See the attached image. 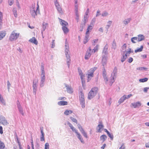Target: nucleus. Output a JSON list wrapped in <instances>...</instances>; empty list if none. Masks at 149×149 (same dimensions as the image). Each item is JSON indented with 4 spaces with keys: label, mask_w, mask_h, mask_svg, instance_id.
<instances>
[{
    "label": "nucleus",
    "mask_w": 149,
    "mask_h": 149,
    "mask_svg": "<svg viewBox=\"0 0 149 149\" xmlns=\"http://www.w3.org/2000/svg\"><path fill=\"white\" fill-rule=\"evenodd\" d=\"M98 92V88L97 87H94L92 88L88 94V98L91 100L97 94Z\"/></svg>",
    "instance_id": "nucleus-1"
},
{
    "label": "nucleus",
    "mask_w": 149,
    "mask_h": 149,
    "mask_svg": "<svg viewBox=\"0 0 149 149\" xmlns=\"http://www.w3.org/2000/svg\"><path fill=\"white\" fill-rule=\"evenodd\" d=\"M117 69L116 67H115L113 72L111 74V76L109 80L110 85L111 86L113 83L115 81L117 74Z\"/></svg>",
    "instance_id": "nucleus-2"
},
{
    "label": "nucleus",
    "mask_w": 149,
    "mask_h": 149,
    "mask_svg": "<svg viewBox=\"0 0 149 149\" xmlns=\"http://www.w3.org/2000/svg\"><path fill=\"white\" fill-rule=\"evenodd\" d=\"M79 100L80 102V104L82 108H84L85 106V100L83 92L82 89H79Z\"/></svg>",
    "instance_id": "nucleus-3"
},
{
    "label": "nucleus",
    "mask_w": 149,
    "mask_h": 149,
    "mask_svg": "<svg viewBox=\"0 0 149 149\" xmlns=\"http://www.w3.org/2000/svg\"><path fill=\"white\" fill-rule=\"evenodd\" d=\"M60 23L62 25V29L65 34L67 33L69 31L68 29L66 27L68 25V23L65 21L60 19Z\"/></svg>",
    "instance_id": "nucleus-4"
},
{
    "label": "nucleus",
    "mask_w": 149,
    "mask_h": 149,
    "mask_svg": "<svg viewBox=\"0 0 149 149\" xmlns=\"http://www.w3.org/2000/svg\"><path fill=\"white\" fill-rule=\"evenodd\" d=\"M15 31H13L11 33L9 38V40L10 41L16 40L19 37V33H16Z\"/></svg>",
    "instance_id": "nucleus-5"
},
{
    "label": "nucleus",
    "mask_w": 149,
    "mask_h": 149,
    "mask_svg": "<svg viewBox=\"0 0 149 149\" xmlns=\"http://www.w3.org/2000/svg\"><path fill=\"white\" fill-rule=\"evenodd\" d=\"M38 83V79H34L33 82V93L36 95L37 89V83Z\"/></svg>",
    "instance_id": "nucleus-6"
},
{
    "label": "nucleus",
    "mask_w": 149,
    "mask_h": 149,
    "mask_svg": "<svg viewBox=\"0 0 149 149\" xmlns=\"http://www.w3.org/2000/svg\"><path fill=\"white\" fill-rule=\"evenodd\" d=\"M0 123L4 126H6L9 124L7 120L5 117L2 116H0Z\"/></svg>",
    "instance_id": "nucleus-7"
},
{
    "label": "nucleus",
    "mask_w": 149,
    "mask_h": 149,
    "mask_svg": "<svg viewBox=\"0 0 149 149\" xmlns=\"http://www.w3.org/2000/svg\"><path fill=\"white\" fill-rule=\"evenodd\" d=\"M97 68V67H94L93 68L91 69L88 71L89 74H88V79H90V78L93 77V74Z\"/></svg>",
    "instance_id": "nucleus-8"
},
{
    "label": "nucleus",
    "mask_w": 149,
    "mask_h": 149,
    "mask_svg": "<svg viewBox=\"0 0 149 149\" xmlns=\"http://www.w3.org/2000/svg\"><path fill=\"white\" fill-rule=\"evenodd\" d=\"M34 5L32 6V8H30V13L31 15L33 17H35V16L37 15L36 13L37 11H36L34 9ZM39 8V6L38 4H37V10Z\"/></svg>",
    "instance_id": "nucleus-9"
},
{
    "label": "nucleus",
    "mask_w": 149,
    "mask_h": 149,
    "mask_svg": "<svg viewBox=\"0 0 149 149\" xmlns=\"http://www.w3.org/2000/svg\"><path fill=\"white\" fill-rule=\"evenodd\" d=\"M107 56H102V65L103 67H104V66L107 65Z\"/></svg>",
    "instance_id": "nucleus-10"
},
{
    "label": "nucleus",
    "mask_w": 149,
    "mask_h": 149,
    "mask_svg": "<svg viewBox=\"0 0 149 149\" xmlns=\"http://www.w3.org/2000/svg\"><path fill=\"white\" fill-rule=\"evenodd\" d=\"M17 104L18 109L20 113L22 116H24L22 108L21 107L20 104L18 100L17 101Z\"/></svg>",
    "instance_id": "nucleus-11"
},
{
    "label": "nucleus",
    "mask_w": 149,
    "mask_h": 149,
    "mask_svg": "<svg viewBox=\"0 0 149 149\" xmlns=\"http://www.w3.org/2000/svg\"><path fill=\"white\" fill-rule=\"evenodd\" d=\"M87 21L85 19H83L82 20L79 28V31L80 32H81L82 31L84 27L85 24Z\"/></svg>",
    "instance_id": "nucleus-12"
},
{
    "label": "nucleus",
    "mask_w": 149,
    "mask_h": 149,
    "mask_svg": "<svg viewBox=\"0 0 149 149\" xmlns=\"http://www.w3.org/2000/svg\"><path fill=\"white\" fill-rule=\"evenodd\" d=\"M108 49V45L107 44L104 47L102 52V56H107L108 53L107 50Z\"/></svg>",
    "instance_id": "nucleus-13"
},
{
    "label": "nucleus",
    "mask_w": 149,
    "mask_h": 149,
    "mask_svg": "<svg viewBox=\"0 0 149 149\" xmlns=\"http://www.w3.org/2000/svg\"><path fill=\"white\" fill-rule=\"evenodd\" d=\"M91 49L90 47H89L88 49L87 50L86 53L85 57V58L86 60H87L89 58L91 55Z\"/></svg>",
    "instance_id": "nucleus-14"
},
{
    "label": "nucleus",
    "mask_w": 149,
    "mask_h": 149,
    "mask_svg": "<svg viewBox=\"0 0 149 149\" xmlns=\"http://www.w3.org/2000/svg\"><path fill=\"white\" fill-rule=\"evenodd\" d=\"M64 85L66 88L67 91L69 93H71L73 92L72 89L71 88L70 86L66 84H64Z\"/></svg>",
    "instance_id": "nucleus-15"
},
{
    "label": "nucleus",
    "mask_w": 149,
    "mask_h": 149,
    "mask_svg": "<svg viewBox=\"0 0 149 149\" xmlns=\"http://www.w3.org/2000/svg\"><path fill=\"white\" fill-rule=\"evenodd\" d=\"M70 54L65 55L66 58L67 64L68 65V68H70L71 61L70 57Z\"/></svg>",
    "instance_id": "nucleus-16"
},
{
    "label": "nucleus",
    "mask_w": 149,
    "mask_h": 149,
    "mask_svg": "<svg viewBox=\"0 0 149 149\" xmlns=\"http://www.w3.org/2000/svg\"><path fill=\"white\" fill-rule=\"evenodd\" d=\"M40 132L41 133V135L40 137V140L41 141H45V138L44 137V133L43 132V128L42 127H40Z\"/></svg>",
    "instance_id": "nucleus-17"
},
{
    "label": "nucleus",
    "mask_w": 149,
    "mask_h": 149,
    "mask_svg": "<svg viewBox=\"0 0 149 149\" xmlns=\"http://www.w3.org/2000/svg\"><path fill=\"white\" fill-rule=\"evenodd\" d=\"M131 105H132L134 108H136L140 107L141 105V104L140 102H137L134 103H132Z\"/></svg>",
    "instance_id": "nucleus-18"
},
{
    "label": "nucleus",
    "mask_w": 149,
    "mask_h": 149,
    "mask_svg": "<svg viewBox=\"0 0 149 149\" xmlns=\"http://www.w3.org/2000/svg\"><path fill=\"white\" fill-rule=\"evenodd\" d=\"M138 41L140 42L143 40L144 39L145 37L142 34H139L137 36Z\"/></svg>",
    "instance_id": "nucleus-19"
},
{
    "label": "nucleus",
    "mask_w": 149,
    "mask_h": 149,
    "mask_svg": "<svg viewBox=\"0 0 149 149\" xmlns=\"http://www.w3.org/2000/svg\"><path fill=\"white\" fill-rule=\"evenodd\" d=\"M131 18H128L125 19L123 21V22L125 25H127L128 24L130 23L131 20Z\"/></svg>",
    "instance_id": "nucleus-20"
},
{
    "label": "nucleus",
    "mask_w": 149,
    "mask_h": 149,
    "mask_svg": "<svg viewBox=\"0 0 149 149\" xmlns=\"http://www.w3.org/2000/svg\"><path fill=\"white\" fill-rule=\"evenodd\" d=\"M48 24L47 23L44 22L42 24V29L41 30V33L42 34L43 32L45 30L46 27L48 26Z\"/></svg>",
    "instance_id": "nucleus-21"
},
{
    "label": "nucleus",
    "mask_w": 149,
    "mask_h": 149,
    "mask_svg": "<svg viewBox=\"0 0 149 149\" xmlns=\"http://www.w3.org/2000/svg\"><path fill=\"white\" fill-rule=\"evenodd\" d=\"M58 104L59 106L66 105L68 104V102L66 101H60L58 102Z\"/></svg>",
    "instance_id": "nucleus-22"
},
{
    "label": "nucleus",
    "mask_w": 149,
    "mask_h": 149,
    "mask_svg": "<svg viewBox=\"0 0 149 149\" xmlns=\"http://www.w3.org/2000/svg\"><path fill=\"white\" fill-rule=\"evenodd\" d=\"M6 32L5 31H0V40L6 36Z\"/></svg>",
    "instance_id": "nucleus-23"
},
{
    "label": "nucleus",
    "mask_w": 149,
    "mask_h": 149,
    "mask_svg": "<svg viewBox=\"0 0 149 149\" xmlns=\"http://www.w3.org/2000/svg\"><path fill=\"white\" fill-rule=\"evenodd\" d=\"M29 41L32 43H33L36 45H37L38 42L36 39L35 37H33L32 38L29 40Z\"/></svg>",
    "instance_id": "nucleus-24"
},
{
    "label": "nucleus",
    "mask_w": 149,
    "mask_h": 149,
    "mask_svg": "<svg viewBox=\"0 0 149 149\" xmlns=\"http://www.w3.org/2000/svg\"><path fill=\"white\" fill-rule=\"evenodd\" d=\"M133 52V50H132L130 48L129 49V50L128 51H125V55H126V56H129L130 54L132 53Z\"/></svg>",
    "instance_id": "nucleus-25"
},
{
    "label": "nucleus",
    "mask_w": 149,
    "mask_h": 149,
    "mask_svg": "<svg viewBox=\"0 0 149 149\" xmlns=\"http://www.w3.org/2000/svg\"><path fill=\"white\" fill-rule=\"evenodd\" d=\"M104 127V126L102 125L99 124L98 125L97 127V131L98 132H101L100 130Z\"/></svg>",
    "instance_id": "nucleus-26"
},
{
    "label": "nucleus",
    "mask_w": 149,
    "mask_h": 149,
    "mask_svg": "<svg viewBox=\"0 0 149 149\" xmlns=\"http://www.w3.org/2000/svg\"><path fill=\"white\" fill-rule=\"evenodd\" d=\"M99 47V45H97L94 48V49L93 50H91V53H95V52H97L98 50V47Z\"/></svg>",
    "instance_id": "nucleus-27"
},
{
    "label": "nucleus",
    "mask_w": 149,
    "mask_h": 149,
    "mask_svg": "<svg viewBox=\"0 0 149 149\" xmlns=\"http://www.w3.org/2000/svg\"><path fill=\"white\" fill-rule=\"evenodd\" d=\"M125 100L126 99L125 98V96H124V95L119 99V100L118 101V103H119V104H120L123 103Z\"/></svg>",
    "instance_id": "nucleus-28"
},
{
    "label": "nucleus",
    "mask_w": 149,
    "mask_h": 149,
    "mask_svg": "<svg viewBox=\"0 0 149 149\" xmlns=\"http://www.w3.org/2000/svg\"><path fill=\"white\" fill-rule=\"evenodd\" d=\"M116 47L117 46L116 43L115 41V40H114L112 44V48L115 50L116 49Z\"/></svg>",
    "instance_id": "nucleus-29"
},
{
    "label": "nucleus",
    "mask_w": 149,
    "mask_h": 149,
    "mask_svg": "<svg viewBox=\"0 0 149 149\" xmlns=\"http://www.w3.org/2000/svg\"><path fill=\"white\" fill-rule=\"evenodd\" d=\"M89 12V9H87L85 15H84V20H86L87 21V18H88V13Z\"/></svg>",
    "instance_id": "nucleus-30"
},
{
    "label": "nucleus",
    "mask_w": 149,
    "mask_h": 149,
    "mask_svg": "<svg viewBox=\"0 0 149 149\" xmlns=\"http://www.w3.org/2000/svg\"><path fill=\"white\" fill-rule=\"evenodd\" d=\"M127 57V56L125 55V54H123L121 58V61L122 62H124L126 59Z\"/></svg>",
    "instance_id": "nucleus-31"
},
{
    "label": "nucleus",
    "mask_w": 149,
    "mask_h": 149,
    "mask_svg": "<svg viewBox=\"0 0 149 149\" xmlns=\"http://www.w3.org/2000/svg\"><path fill=\"white\" fill-rule=\"evenodd\" d=\"M137 37H132L131 39V42L133 43H136V41H138Z\"/></svg>",
    "instance_id": "nucleus-32"
},
{
    "label": "nucleus",
    "mask_w": 149,
    "mask_h": 149,
    "mask_svg": "<svg viewBox=\"0 0 149 149\" xmlns=\"http://www.w3.org/2000/svg\"><path fill=\"white\" fill-rule=\"evenodd\" d=\"M78 72L79 73V74L80 76V78L82 80H83V78L84 77V75H83V73L82 71L81 70H78Z\"/></svg>",
    "instance_id": "nucleus-33"
},
{
    "label": "nucleus",
    "mask_w": 149,
    "mask_h": 149,
    "mask_svg": "<svg viewBox=\"0 0 149 149\" xmlns=\"http://www.w3.org/2000/svg\"><path fill=\"white\" fill-rule=\"evenodd\" d=\"M107 136L105 135H102L100 137V140L102 141L103 142L104 141L107 139Z\"/></svg>",
    "instance_id": "nucleus-34"
},
{
    "label": "nucleus",
    "mask_w": 149,
    "mask_h": 149,
    "mask_svg": "<svg viewBox=\"0 0 149 149\" xmlns=\"http://www.w3.org/2000/svg\"><path fill=\"white\" fill-rule=\"evenodd\" d=\"M72 113V111L70 110H66L64 112V114L66 115H68Z\"/></svg>",
    "instance_id": "nucleus-35"
},
{
    "label": "nucleus",
    "mask_w": 149,
    "mask_h": 149,
    "mask_svg": "<svg viewBox=\"0 0 149 149\" xmlns=\"http://www.w3.org/2000/svg\"><path fill=\"white\" fill-rule=\"evenodd\" d=\"M143 48V45L141 46V47L139 48H138L137 49L135 50L134 52L135 53H137L138 52H141Z\"/></svg>",
    "instance_id": "nucleus-36"
},
{
    "label": "nucleus",
    "mask_w": 149,
    "mask_h": 149,
    "mask_svg": "<svg viewBox=\"0 0 149 149\" xmlns=\"http://www.w3.org/2000/svg\"><path fill=\"white\" fill-rule=\"evenodd\" d=\"M112 23V21H108L107 22L108 24L106 26V29H108L111 25Z\"/></svg>",
    "instance_id": "nucleus-37"
},
{
    "label": "nucleus",
    "mask_w": 149,
    "mask_h": 149,
    "mask_svg": "<svg viewBox=\"0 0 149 149\" xmlns=\"http://www.w3.org/2000/svg\"><path fill=\"white\" fill-rule=\"evenodd\" d=\"M13 15L14 16L16 17H17V11L16 10V8H13Z\"/></svg>",
    "instance_id": "nucleus-38"
},
{
    "label": "nucleus",
    "mask_w": 149,
    "mask_h": 149,
    "mask_svg": "<svg viewBox=\"0 0 149 149\" xmlns=\"http://www.w3.org/2000/svg\"><path fill=\"white\" fill-rule=\"evenodd\" d=\"M89 25L88 26V28L87 29V31H88V32L89 33L90 31H91L92 29L93 28V25Z\"/></svg>",
    "instance_id": "nucleus-39"
},
{
    "label": "nucleus",
    "mask_w": 149,
    "mask_h": 149,
    "mask_svg": "<svg viewBox=\"0 0 149 149\" xmlns=\"http://www.w3.org/2000/svg\"><path fill=\"white\" fill-rule=\"evenodd\" d=\"M148 80V78H145L143 79H141L139 80V81L141 82H144L147 81Z\"/></svg>",
    "instance_id": "nucleus-40"
},
{
    "label": "nucleus",
    "mask_w": 149,
    "mask_h": 149,
    "mask_svg": "<svg viewBox=\"0 0 149 149\" xmlns=\"http://www.w3.org/2000/svg\"><path fill=\"white\" fill-rule=\"evenodd\" d=\"M0 101L3 105H6L5 102L1 96L0 97Z\"/></svg>",
    "instance_id": "nucleus-41"
},
{
    "label": "nucleus",
    "mask_w": 149,
    "mask_h": 149,
    "mask_svg": "<svg viewBox=\"0 0 149 149\" xmlns=\"http://www.w3.org/2000/svg\"><path fill=\"white\" fill-rule=\"evenodd\" d=\"M67 124L70 127V129L72 130H73L75 128L73 126V125H72V124L71 123H70L69 122H68V121L67 122Z\"/></svg>",
    "instance_id": "nucleus-42"
},
{
    "label": "nucleus",
    "mask_w": 149,
    "mask_h": 149,
    "mask_svg": "<svg viewBox=\"0 0 149 149\" xmlns=\"http://www.w3.org/2000/svg\"><path fill=\"white\" fill-rule=\"evenodd\" d=\"M127 45L126 44H124L122 47V49L123 50H124L123 52H124V54L125 53V51L126 50V48Z\"/></svg>",
    "instance_id": "nucleus-43"
},
{
    "label": "nucleus",
    "mask_w": 149,
    "mask_h": 149,
    "mask_svg": "<svg viewBox=\"0 0 149 149\" xmlns=\"http://www.w3.org/2000/svg\"><path fill=\"white\" fill-rule=\"evenodd\" d=\"M102 70H103V72H102L103 77L107 76L106 72V71L105 70L104 67H103Z\"/></svg>",
    "instance_id": "nucleus-44"
},
{
    "label": "nucleus",
    "mask_w": 149,
    "mask_h": 149,
    "mask_svg": "<svg viewBox=\"0 0 149 149\" xmlns=\"http://www.w3.org/2000/svg\"><path fill=\"white\" fill-rule=\"evenodd\" d=\"M108 15V12L106 11H104L102 14V17H106Z\"/></svg>",
    "instance_id": "nucleus-45"
},
{
    "label": "nucleus",
    "mask_w": 149,
    "mask_h": 149,
    "mask_svg": "<svg viewBox=\"0 0 149 149\" xmlns=\"http://www.w3.org/2000/svg\"><path fill=\"white\" fill-rule=\"evenodd\" d=\"M56 8L59 13H62L63 12L60 6H59V7H57Z\"/></svg>",
    "instance_id": "nucleus-46"
},
{
    "label": "nucleus",
    "mask_w": 149,
    "mask_h": 149,
    "mask_svg": "<svg viewBox=\"0 0 149 149\" xmlns=\"http://www.w3.org/2000/svg\"><path fill=\"white\" fill-rule=\"evenodd\" d=\"M67 40L66 39V42L65 43V50H69V45L68 43L66 42Z\"/></svg>",
    "instance_id": "nucleus-47"
},
{
    "label": "nucleus",
    "mask_w": 149,
    "mask_h": 149,
    "mask_svg": "<svg viewBox=\"0 0 149 149\" xmlns=\"http://www.w3.org/2000/svg\"><path fill=\"white\" fill-rule=\"evenodd\" d=\"M45 76L44 75H40V81H45Z\"/></svg>",
    "instance_id": "nucleus-48"
},
{
    "label": "nucleus",
    "mask_w": 149,
    "mask_h": 149,
    "mask_svg": "<svg viewBox=\"0 0 149 149\" xmlns=\"http://www.w3.org/2000/svg\"><path fill=\"white\" fill-rule=\"evenodd\" d=\"M45 149H49V144L48 143H45Z\"/></svg>",
    "instance_id": "nucleus-49"
},
{
    "label": "nucleus",
    "mask_w": 149,
    "mask_h": 149,
    "mask_svg": "<svg viewBox=\"0 0 149 149\" xmlns=\"http://www.w3.org/2000/svg\"><path fill=\"white\" fill-rule=\"evenodd\" d=\"M7 85L8 90V91H9V90L10 89V87L11 86V84L9 81H7Z\"/></svg>",
    "instance_id": "nucleus-50"
},
{
    "label": "nucleus",
    "mask_w": 149,
    "mask_h": 149,
    "mask_svg": "<svg viewBox=\"0 0 149 149\" xmlns=\"http://www.w3.org/2000/svg\"><path fill=\"white\" fill-rule=\"evenodd\" d=\"M146 68L142 67H139L137 68V70H146Z\"/></svg>",
    "instance_id": "nucleus-51"
},
{
    "label": "nucleus",
    "mask_w": 149,
    "mask_h": 149,
    "mask_svg": "<svg viewBox=\"0 0 149 149\" xmlns=\"http://www.w3.org/2000/svg\"><path fill=\"white\" fill-rule=\"evenodd\" d=\"M70 119L72 121L77 123V120L75 118H74L72 117H70Z\"/></svg>",
    "instance_id": "nucleus-52"
},
{
    "label": "nucleus",
    "mask_w": 149,
    "mask_h": 149,
    "mask_svg": "<svg viewBox=\"0 0 149 149\" xmlns=\"http://www.w3.org/2000/svg\"><path fill=\"white\" fill-rule=\"evenodd\" d=\"M108 136L112 140L113 139V135L112 134H111L110 132L108 134H107Z\"/></svg>",
    "instance_id": "nucleus-53"
},
{
    "label": "nucleus",
    "mask_w": 149,
    "mask_h": 149,
    "mask_svg": "<svg viewBox=\"0 0 149 149\" xmlns=\"http://www.w3.org/2000/svg\"><path fill=\"white\" fill-rule=\"evenodd\" d=\"M89 40V38H86L85 37V38H84L83 41L84 43V44H86L87 42Z\"/></svg>",
    "instance_id": "nucleus-54"
},
{
    "label": "nucleus",
    "mask_w": 149,
    "mask_h": 149,
    "mask_svg": "<svg viewBox=\"0 0 149 149\" xmlns=\"http://www.w3.org/2000/svg\"><path fill=\"white\" fill-rule=\"evenodd\" d=\"M96 20V19L95 18H93L91 22V23L90 24L92 25H93L95 23Z\"/></svg>",
    "instance_id": "nucleus-55"
},
{
    "label": "nucleus",
    "mask_w": 149,
    "mask_h": 149,
    "mask_svg": "<svg viewBox=\"0 0 149 149\" xmlns=\"http://www.w3.org/2000/svg\"><path fill=\"white\" fill-rule=\"evenodd\" d=\"M103 78L104 79V80L105 81V82L106 84L107 83V82L108 81V79L107 76L105 77H103Z\"/></svg>",
    "instance_id": "nucleus-56"
},
{
    "label": "nucleus",
    "mask_w": 149,
    "mask_h": 149,
    "mask_svg": "<svg viewBox=\"0 0 149 149\" xmlns=\"http://www.w3.org/2000/svg\"><path fill=\"white\" fill-rule=\"evenodd\" d=\"M54 3L55 6L56 8L58 7H59V6H60L58 2H57V0H56L54 1Z\"/></svg>",
    "instance_id": "nucleus-57"
},
{
    "label": "nucleus",
    "mask_w": 149,
    "mask_h": 149,
    "mask_svg": "<svg viewBox=\"0 0 149 149\" xmlns=\"http://www.w3.org/2000/svg\"><path fill=\"white\" fill-rule=\"evenodd\" d=\"M41 74L40 75L45 76V73L44 69H41Z\"/></svg>",
    "instance_id": "nucleus-58"
},
{
    "label": "nucleus",
    "mask_w": 149,
    "mask_h": 149,
    "mask_svg": "<svg viewBox=\"0 0 149 149\" xmlns=\"http://www.w3.org/2000/svg\"><path fill=\"white\" fill-rule=\"evenodd\" d=\"M45 81H40V87H42L44 86Z\"/></svg>",
    "instance_id": "nucleus-59"
},
{
    "label": "nucleus",
    "mask_w": 149,
    "mask_h": 149,
    "mask_svg": "<svg viewBox=\"0 0 149 149\" xmlns=\"http://www.w3.org/2000/svg\"><path fill=\"white\" fill-rule=\"evenodd\" d=\"M124 96H125V98L126 100V99H127L130 98L132 96V95L131 94H130L127 95H124Z\"/></svg>",
    "instance_id": "nucleus-60"
},
{
    "label": "nucleus",
    "mask_w": 149,
    "mask_h": 149,
    "mask_svg": "<svg viewBox=\"0 0 149 149\" xmlns=\"http://www.w3.org/2000/svg\"><path fill=\"white\" fill-rule=\"evenodd\" d=\"M86 138H88V136L86 133L84 131L81 133Z\"/></svg>",
    "instance_id": "nucleus-61"
},
{
    "label": "nucleus",
    "mask_w": 149,
    "mask_h": 149,
    "mask_svg": "<svg viewBox=\"0 0 149 149\" xmlns=\"http://www.w3.org/2000/svg\"><path fill=\"white\" fill-rule=\"evenodd\" d=\"M76 135L77 137L79 139H80L82 137L81 135L79 133H77V134H76Z\"/></svg>",
    "instance_id": "nucleus-62"
},
{
    "label": "nucleus",
    "mask_w": 149,
    "mask_h": 149,
    "mask_svg": "<svg viewBox=\"0 0 149 149\" xmlns=\"http://www.w3.org/2000/svg\"><path fill=\"white\" fill-rule=\"evenodd\" d=\"M8 3L9 5L11 6L13 3V0H8Z\"/></svg>",
    "instance_id": "nucleus-63"
},
{
    "label": "nucleus",
    "mask_w": 149,
    "mask_h": 149,
    "mask_svg": "<svg viewBox=\"0 0 149 149\" xmlns=\"http://www.w3.org/2000/svg\"><path fill=\"white\" fill-rule=\"evenodd\" d=\"M89 33L88 32V31H86V35L85 37L86 38H89Z\"/></svg>",
    "instance_id": "nucleus-64"
}]
</instances>
